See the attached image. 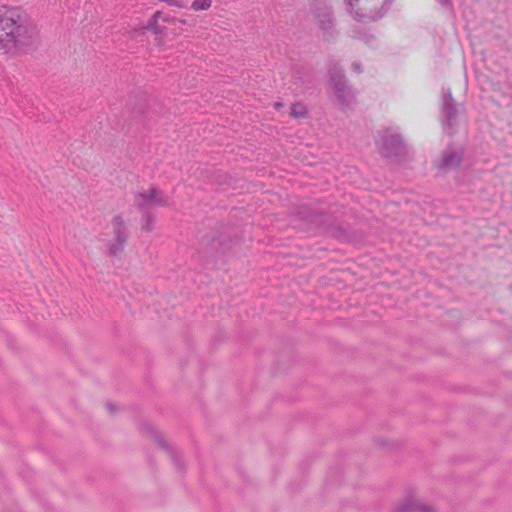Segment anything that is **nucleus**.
<instances>
[{
	"instance_id": "f257e3e1",
	"label": "nucleus",
	"mask_w": 512,
	"mask_h": 512,
	"mask_svg": "<svg viewBox=\"0 0 512 512\" xmlns=\"http://www.w3.org/2000/svg\"><path fill=\"white\" fill-rule=\"evenodd\" d=\"M39 40L37 25L20 7H0V54H15L34 47Z\"/></svg>"
},
{
	"instance_id": "f03ea898",
	"label": "nucleus",
	"mask_w": 512,
	"mask_h": 512,
	"mask_svg": "<svg viewBox=\"0 0 512 512\" xmlns=\"http://www.w3.org/2000/svg\"><path fill=\"white\" fill-rule=\"evenodd\" d=\"M386 0H347L348 10L358 21H374L382 16Z\"/></svg>"
},
{
	"instance_id": "7ed1b4c3",
	"label": "nucleus",
	"mask_w": 512,
	"mask_h": 512,
	"mask_svg": "<svg viewBox=\"0 0 512 512\" xmlns=\"http://www.w3.org/2000/svg\"><path fill=\"white\" fill-rule=\"evenodd\" d=\"M112 239L107 243V255L116 257L121 254L129 239V229L121 214L115 215L110 222Z\"/></svg>"
},
{
	"instance_id": "20e7f679",
	"label": "nucleus",
	"mask_w": 512,
	"mask_h": 512,
	"mask_svg": "<svg viewBox=\"0 0 512 512\" xmlns=\"http://www.w3.org/2000/svg\"><path fill=\"white\" fill-rule=\"evenodd\" d=\"M377 145L380 153L386 158H398L405 152V145L401 136L392 129L379 132Z\"/></svg>"
},
{
	"instance_id": "39448f33",
	"label": "nucleus",
	"mask_w": 512,
	"mask_h": 512,
	"mask_svg": "<svg viewBox=\"0 0 512 512\" xmlns=\"http://www.w3.org/2000/svg\"><path fill=\"white\" fill-rule=\"evenodd\" d=\"M329 74L338 101L343 106L349 107L355 101V94L352 88L347 84L343 71L334 65L329 69Z\"/></svg>"
},
{
	"instance_id": "423d86ee",
	"label": "nucleus",
	"mask_w": 512,
	"mask_h": 512,
	"mask_svg": "<svg viewBox=\"0 0 512 512\" xmlns=\"http://www.w3.org/2000/svg\"><path fill=\"white\" fill-rule=\"evenodd\" d=\"M135 204L140 211H149L152 206H165L167 198L160 189L151 187L135 195Z\"/></svg>"
},
{
	"instance_id": "0eeeda50",
	"label": "nucleus",
	"mask_w": 512,
	"mask_h": 512,
	"mask_svg": "<svg viewBox=\"0 0 512 512\" xmlns=\"http://www.w3.org/2000/svg\"><path fill=\"white\" fill-rule=\"evenodd\" d=\"M442 98L443 125L445 129H448V133L452 134L457 124L458 105L455 103L450 90H443Z\"/></svg>"
},
{
	"instance_id": "6e6552de",
	"label": "nucleus",
	"mask_w": 512,
	"mask_h": 512,
	"mask_svg": "<svg viewBox=\"0 0 512 512\" xmlns=\"http://www.w3.org/2000/svg\"><path fill=\"white\" fill-rule=\"evenodd\" d=\"M315 17L319 28L331 35L334 26L331 10L326 6L320 7L317 9Z\"/></svg>"
},
{
	"instance_id": "1a4fd4ad",
	"label": "nucleus",
	"mask_w": 512,
	"mask_h": 512,
	"mask_svg": "<svg viewBox=\"0 0 512 512\" xmlns=\"http://www.w3.org/2000/svg\"><path fill=\"white\" fill-rule=\"evenodd\" d=\"M395 512H433V508L413 497H408L395 509Z\"/></svg>"
},
{
	"instance_id": "9d476101",
	"label": "nucleus",
	"mask_w": 512,
	"mask_h": 512,
	"mask_svg": "<svg viewBox=\"0 0 512 512\" xmlns=\"http://www.w3.org/2000/svg\"><path fill=\"white\" fill-rule=\"evenodd\" d=\"M463 158L461 150H446L442 154L440 168L453 169L458 167Z\"/></svg>"
},
{
	"instance_id": "9b49d317",
	"label": "nucleus",
	"mask_w": 512,
	"mask_h": 512,
	"mask_svg": "<svg viewBox=\"0 0 512 512\" xmlns=\"http://www.w3.org/2000/svg\"><path fill=\"white\" fill-rule=\"evenodd\" d=\"M146 428L151 430V432L154 434L156 441L158 444L167 451L168 455L172 459V461L175 463V465L179 468H181L180 463V455L172 448L168 447L164 439L154 431V429L150 425H146Z\"/></svg>"
},
{
	"instance_id": "f8f14e48",
	"label": "nucleus",
	"mask_w": 512,
	"mask_h": 512,
	"mask_svg": "<svg viewBox=\"0 0 512 512\" xmlns=\"http://www.w3.org/2000/svg\"><path fill=\"white\" fill-rule=\"evenodd\" d=\"M142 213L141 228L146 232H151L154 229L155 217L149 211H140Z\"/></svg>"
},
{
	"instance_id": "ddd939ff",
	"label": "nucleus",
	"mask_w": 512,
	"mask_h": 512,
	"mask_svg": "<svg viewBox=\"0 0 512 512\" xmlns=\"http://www.w3.org/2000/svg\"><path fill=\"white\" fill-rule=\"evenodd\" d=\"M307 114L306 107L301 103H295L291 107L290 115L294 118H303Z\"/></svg>"
},
{
	"instance_id": "4468645a",
	"label": "nucleus",
	"mask_w": 512,
	"mask_h": 512,
	"mask_svg": "<svg viewBox=\"0 0 512 512\" xmlns=\"http://www.w3.org/2000/svg\"><path fill=\"white\" fill-rule=\"evenodd\" d=\"M162 17V11H156L151 18L148 20V23L144 29H147L149 31H153L156 26H158V21Z\"/></svg>"
},
{
	"instance_id": "2eb2a0df",
	"label": "nucleus",
	"mask_w": 512,
	"mask_h": 512,
	"mask_svg": "<svg viewBox=\"0 0 512 512\" xmlns=\"http://www.w3.org/2000/svg\"><path fill=\"white\" fill-rule=\"evenodd\" d=\"M212 5L211 0H194L191 8L198 11V10H208Z\"/></svg>"
},
{
	"instance_id": "dca6fc26",
	"label": "nucleus",
	"mask_w": 512,
	"mask_h": 512,
	"mask_svg": "<svg viewBox=\"0 0 512 512\" xmlns=\"http://www.w3.org/2000/svg\"><path fill=\"white\" fill-rule=\"evenodd\" d=\"M152 32L156 35V41L160 45L163 38L167 35V28L158 24Z\"/></svg>"
},
{
	"instance_id": "f3484780",
	"label": "nucleus",
	"mask_w": 512,
	"mask_h": 512,
	"mask_svg": "<svg viewBox=\"0 0 512 512\" xmlns=\"http://www.w3.org/2000/svg\"><path fill=\"white\" fill-rule=\"evenodd\" d=\"M160 19L163 22H166V23H169V24H173V25H175L177 23L185 25L187 23L186 20H184V19H178L176 17H173V16H171L169 14H165L163 12H162V17H160Z\"/></svg>"
},
{
	"instance_id": "a211bd4d",
	"label": "nucleus",
	"mask_w": 512,
	"mask_h": 512,
	"mask_svg": "<svg viewBox=\"0 0 512 512\" xmlns=\"http://www.w3.org/2000/svg\"><path fill=\"white\" fill-rule=\"evenodd\" d=\"M161 1L167 3L170 6H175L178 8H186L187 7L186 2H184L182 0H161Z\"/></svg>"
},
{
	"instance_id": "6ab92c4d",
	"label": "nucleus",
	"mask_w": 512,
	"mask_h": 512,
	"mask_svg": "<svg viewBox=\"0 0 512 512\" xmlns=\"http://www.w3.org/2000/svg\"><path fill=\"white\" fill-rule=\"evenodd\" d=\"M352 69H353V71H354V72H356L357 74H360V73H362V71H363L362 65H361V63H359V62H354V63L352 64Z\"/></svg>"
},
{
	"instance_id": "aec40b11",
	"label": "nucleus",
	"mask_w": 512,
	"mask_h": 512,
	"mask_svg": "<svg viewBox=\"0 0 512 512\" xmlns=\"http://www.w3.org/2000/svg\"><path fill=\"white\" fill-rule=\"evenodd\" d=\"M441 6L449 7L451 5L450 0H436Z\"/></svg>"
},
{
	"instance_id": "412c9836",
	"label": "nucleus",
	"mask_w": 512,
	"mask_h": 512,
	"mask_svg": "<svg viewBox=\"0 0 512 512\" xmlns=\"http://www.w3.org/2000/svg\"><path fill=\"white\" fill-rule=\"evenodd\" d=\"M107 408H108L111 412L115 411V409H116V408H115V406H114V405H112V404H108V405H107Z\"/></svg>"
},
{
	"instance_id": "4be33fe9",
	"label": "nucleus",
	"mask_w": 512,
	"mask_h": 512,
	"mask_svg": "<svg viewBox=\"0 0 512 512\" xmlns=\"http://www.w3.org/2000/svg\"><path fill=\"white\" fill-rule=\"evenodd\" d=\"M281 106H282V104H281V103H276V104H275V107H276V108H279V107H281Z\"/></svg>"
}]
</instances>
